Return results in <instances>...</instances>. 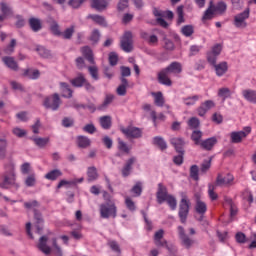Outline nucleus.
<instances>
[{
	"mask_svg": "<svg viewBox=\"0 0 256 256\" xmlns=\"http://www.w3.org/2000/svg\"><path fill=\"white\" fill-rule=\"evenodd\" d=\"M75 33V25L70 26L69 28H66L64 32L60 34L63 39L70 40L73 38V34Z\"/></svg>",
	"mask_w": 256,
	"mask_h": 256,
	"instance_id": "37998d69",
	"label": "nucleus"
},
{
	"mask_svg": "<svg viewBox=\"0 0 256 256\" xmlns=\"http://www.w3.org/2000/svg\"><path fill=\"white\" fill-rule=\"evenodd\" d=\"M196 213H198L199 215H205V213H207V204H205V202L198 200L196 201Z\"/></svg>",
	"mask_w": 256,
	"mask_h": 256,
	"instance_id": "79ce46f5",
	"label": "nucleus"
},
{
	"mask_svg": "<svg viewBox=\"0 0 256 256\" xmlns=\"http://www.w3.org/2000/svg\"><path fill=\"white\" fill-rule=\"evenodd\" d=\"M29 26L32 29V31H34V33H37V31H41V29L43 28L41 20H39L38 18H30Z\"/></svg>",
	"mask_w": 256,
	"mask_h": 256,
	"instance_id": "473e14b6",
	"label": "nucleus"
},
{
	"mask_svg": "<svg viewBox=\"0 0 256 256\" xmlns=\"http://www.w3.org/2000/svg\"><path fill=\"white\" fill-rule=\"evenodd\" d=\"M218 97H222L225 101L228 97H231V90L229 88H220L218 91Z\"/></svg>",
	"mask_w": 256,
	"mask_h": 256,
	"instance_id": "bf43d9fd",
	"label": "nucleus"
},
{
	"mask_svg": "<svg viewBox=\"0 0 256 256\" xmlns=\"http://www.w3.org/2000/svg\"><path fill=\"white\" fill-rule=\"evenodd\" d=\"M152 95L154 96V103L157 107H163L165 105V98H163L162 92H153Z\"/></svg>",
	"mask_w": 256,
	"mask_h": 256,
	"instance_id": "ea45409f",
	"label": "nucleus"
},
{
	"mask_svg": "<svg viewBox=\"0 0 256 256\" xmlns=\"http://www.w3.org/2000/svg\"><path fill=\"white\" fill-rule=\"evenodd\" d=\"M82 55L86 61L90 62L91 65H95V58L93 57V50L89 46L82 48Z\"/></svg>",
	"mask_w": 256,
	"mask_h": 256,
	"instance_id": "a878e982",
	"label": "nucleus"
},
{
	"mask_svg": "<svg viewBox=\"0 0 256 256\" xmlns=\"http://www.w3.org/2000/svg\"><path fill=\"white\" fill-rule=\"evenodd\" d=\"M97 179H99V173L97 172V168L95 166L88 167V170H87L88 183L97 181Z\"/></svg>",
	"mask_w": 256,
	"mask_h": 256,
	"instance_id": "bb28decb",
	"label": "nucleus"
},
{
	"mask_svg": "<svg viewBox=\"0 0 256 256\" xmlns=\"http://www.w3.org/2000/svg\"><path fill=\"white\" fill-rule=\"evenodd\" d=\"M23 77H27L28 79L37 80L41 77V72L39 70H24Z\"/></svg>",
	"mask_w": 256,
	"mask_h": 256,
	"instance_id": "7c9ffc66",
	"label": "nucleus"
},
{
	"mask_svg": "<svg viewBox=\"0 0 256 256\" xmlns=\"http://www.w3.org/2000/svg\"><path fill=\"white\" fill-rule=\"evenodd\" d=\"M120 71H121L120 79H125V77H131V68L127 66H121Z\"/></svg>",
	"mask_w": 256,
	"mask_h": 256,
	"instance_id": "69168bd1",
	"label": "nucleus"
},
{
	"mask_svg": "<svg viewBox=\"0 0 256 256\" xmlns=\"http://www.w3.org/2000/svg\"><path fill=\"white\" fill-rule=\"evenodd\" d=\"M137 162V158L135 156H132L128 160H126L121 173L122 177H129L131 175V172L133 171V165Z\"/></svg>",
	"mask_w": 256,
	"mask_h": 256,
	"instance_id": "4468645a",
	"label": "nucleus"
},
{
	"mask_svg": "<svg viewBox=\"0 0 256 256\" xmlns=\"http://www.w3.org/2000/svg\"><path fill=\"white\" fill-rule=\"evenodd\" d=\"M108 245L110 249L114 251V253H117V255H121V247L117 243V241L111 240L108 242Z\"/></svg>",
	"mask_w": 256,
	"mask_h": 256,
	"instance_id": "052dcab7",
	"label": "nucleus"
},
{
	"mask_svg": "<svg viewBox=\"0 0 256 256\" xmlns=\"http://www.w3.org/2000/svg\"><path fill=\"white\" fill-rule=\"evenodd\" d=\"M121 133L127 137V139H139L143 135V131L135 126L120 127Z\"/></svg>",
	"mask_w": 256,
	"mask_h": 256,
	"instance_id": "39448f33",
	"label": "nucleus"
},
{
	"mask_svg": "<svg viewBox=\"0 0 256 256\" xmlns=\"http://www.w3.org/2000/svg\"><path fill=\"white\" fill-rule=\"evenodd\" d=\"M181 33L184 34L185 37H191V35L195 33V28L193 25H185L181 28Z\"/></svg>",
	"mask_w": 256,
	"mask_h": 256,
	"instance_id": "3c124183",
	"label": "nucleus"
},
{
	"mask_svg": "<svg viewBox=\"0 0 256 256\" xmlns=\"http://www.w3.org/2000/svg\"><path fill=\"white\" fill-rule=\"evenodd\" d=\"M104 198L106 202L100 205V217L102 219H109V217L115 219L117 217V206H115V202L107 193L104 194Z\"/></svg>",
	"mask_w": 256,
	"mask_h": 256,
	"instance_id": "f257e3e1",
	"label": "nucleus"
},
{
	"mask_svg": "<svg viewBox=\"0 0 256 256\" xmlns=\"http://www.w3.org/2000/svg\"><path fill=\"white\" fill-rule=\"evenodd\" d=\"M15 47H17V40L13 38L10 43L4 48L5 55H13V53H15Z\"/></svg>",
	"mask_w": 256,
	"mask_h": 256,
	"instance_id": "4c0bfd02",
	"label": "nucleus"
},
{
	"mask_svg": "<svg viewBox=\"0 0 256 256\" xmlns=\"http://www.w3.org/2000/svg\"><path fill=\"white\" fill-rule=\"evenodd\" d=\"M88 19H92L94 23H97V25H100L101 27H107V20H105V17L97 14L89 15Z\"/></svg>",
	"mask_w": 256,
	"mask_h": 256,
	"instance_id": "72a5a7b5",
	"label": "nucleus"
},
{
	"mask_svg": "<svg viewBox=\"0 0 256 256\" xmlns=\"http://www.w3.org/2000/svg\"><path fill=\"white\" fill-rule=\"evenodd\" d=\"M33 140V143L35 144L36 147H39V149H45L47 145H49L50 138L49 137H35L33 136L31 138Z\"/></svg>",
	"mask_w": 256,
	"mask_h": 256,
	"instance_id": "393cba45",
	"label": "nucleus"
},
{
	"mask_svg": "<svg viewBox=\"0 0 256 256\" xmlns=\"http://www.w3.org/2000/svg\"><path fill=\"white\" fill-rule=\"evenodd\" d=\"M118 149L119 151H122V153H126V155H129L131 153V148L125 143L123 140L118 139Z\"/></svg>",
	"mask_w": 256,
	"mask_h": 256,
	"instance_id": "603ef678",
	"label": "nucleus"
},
{
	"mask_svg": "<svg viewBox=\"0 0 256 256\" xmlns=\"http://www.w3.org/2000/svg\"><path fill=\"white\" fill-rule=\"evenodd\" d=\"M170 143L174 147L176 153H185V139L182 137H174L170 139Z\"/></svg>",
	"mask_w": 256,
	"mask_h": 256,
	"instance_id": "ddd939ff",
	"label": "nucleus"
},
{
	"mask_svg": "<svg viewBox=\"0 0 256 256\" xmlns=\"http://www.w3.org/2000/svg\"><path fill=\"white\" fill-rule=\"evenodd\" d=\"M223 51V46L221 44H216L212 47V51L207 53V61L210 65H215L217 63L218 55H221Z\"/></svg>",
	"mask_w": 256,
	"mask_h": 256,
	"instance_id": "1a4fd4ad",
	"label": "nucleus"
},
{
	"mask_svg": "<svg viewBox=\"0 0 256 256\" xmlns=\"http://www.w3.org/2000/svg\"><path fill=\"white\" fill-rule=\"evenodd\" d=\"M201 137H203V132L200 130H194L191 134V139L195 145H201Z\"/></svg>",
	"mask_w": 256,
	"mask_h": 256,
	"instance_id": "09e8293b",
	"label": "nucleus"
},
{
	"mask_svg": "<svg viewBox=\"0 0 256 256\" xmlns=\"http://www.w3.org/2000/svg\"><path fill=\"white\" fill-rule=\"evenodd\" d=\"M117 63H119V55H117V53H115V52H110L109 64L111 65V67H115V65H117Z\"/></svg>",
	"mask_w": 256,
	"mask_h": 256,
	"instance_id": "680f3d73",
	"label": "nucleus"
},
{
	"mask_svg": "<svg viewBox=\"0 0 256 256\" xmlns=\"http://www.w3.org/2000/svg\"><path fill=\"white\" fill-rule=\"evenodd\" d=\"M3 177V182H0V188L9 189V185H13V183H15V170L13 167H11L10 171L6 172Z\"/></svg>",
	"mask_w": 256,
	"mask_h": 256,
	"instance_id": "9d476101",
	"label": "nucleus"
},
{
	"mask_svg": "<svg viewBox=\"0 0 256 256\" xmlns=\"http://www.w3.org/2000/svg\"><path fill=\"white\" fill-rule=\"evenodd\" d=\"M114 100L115 95L107 94L105 96L103 103L97 107L98 111H105V109H107V107H109V105H111V103H113Z\"/></svg>",
	"mask_w": 256,
	"mask_h": 256,
	"instance_id": "c85d7f7f",
	"label": "nucleus"
},
{
	"mask_svg": "<svg viewBox=\"0 0 256 256\" xmlns=\"http://www.w3.org/2000/svg\"><path fill=\"white\" fill-rule=\"evenodd\" d=\"M233 175L227 174L225 177L223 175L218 174L216 178L215 185L216 187H223V185H229L230 183H233Z\"/></svg>",
	"mask_w": 256,
	"mask_h": 256,
	"instance_id": "6ab92c4d",
	"label": "nucleus"
},
{
	"mask_svg": "<svg viewBox=\"0 0 256 256\" xmlns=\"http://www.w3.org/2000/svg\"><path fill=\"white\" fill-rule=\"evenodd\" d=\"M217 145V137L207 138L200 142V147L205 151H211Z\"/></svg>",
	"mask_w": 256,
	"mask_h": 256,
	"instance_id": "412c9836",
	"label": "nucleus"
},
{
	"mask_svg": "<svg viewBox=\"0 0 256 256\" xmlns=\"http://www.w3.org/2000/svg\"><path fill=\"white\" fill-rule=\"evenodd\" d=\"M169 196H170V194L167 191V187H165V185H163V183H159L158 184V190H157V193H156L157 203L159 205H163V203H165V200H167V198Z\"/></svg>",
	"mask_w": 256,
	"mask_h": 256,
	"instance_id": "9b49d317",
	"label": "nucleus"
},
{
	"mask_svg": "<svg viewBox=\"0 0 256 256\" xmlns=\"http://www.w3.org/2000/svg\"><path fill=\"white\" fill-rule=\"evenodd\" d=\"M154 145L158 147L161 151H165L167 149V142L163 139V137L156 136L154 138Z\"/></svg>",
	"mask_w": 256,
	"mask_h": 256,
	"instance_id": "49530a36",
	"label": "nucleus"
},
{
	"mask_svg": "<svg viewBox=\"0 0 256 256\" xmlns=\"http://www.w3.org/2000/svg\"><path fill=\"white\" fill-rule=\"evenodd\" d=\"M47 241H49V238L47 236H41L39 238L37 247L39 251L44 253V255H51V247L47 245Z\"/></svg>",
	"mask_w": 256,
	"mask_h": 256,
	"instance_id": "dca6fc26",
	"label": "nucleus"
},
{
	"mask_svg": "<svg viewBox=\"0 0 256 256\" xmlns=\"http://www.w3.org/2000/svg\"><path fill=\"white\" fill-rule=\"evenodd\" d=\"M188 125L191 129H198L199 125H201V122L199 121V118L192 117L188 120Z\"/></svg>",
	"mask_w": 256,
	"mask_h": 256,
	"instance_id": "e2e57ef3",
	"label": "nucleus"
},
{
	"mask_svg": "<svg viewBox=\"0 0 256 256\" xmlns=\"http://www.w3.org/2000/svg\"><path fill=\"white\" fill-rule=\"evenodd\" d=\"M190 177L194 179V181H199V166L192 165L190 167Z\"/></svg>",
	"mask_w": 256,
	"mask_h": 256,
	"instance_id": "5fc2aeb1",
	"label": "nucleus"
},
{
	"mask_svg": "<svg viewBox=\"0 0 256 256\" xmlns=\"http://www.w3.org/2000/svg\"><path fill=\"white\" fill-rule=\"evenodd\" d=\"M120 47L125 53H131V51H133V33H131V31H127L123 34Z\"/></svg>",
	"mask_w": 256,
	"mask_h": 256,
	"instance_id": "20e7f679",
	"label": "nucleus"
},
{
	"mask_svg": "<svg viewBox=\"0 0 256 256\" xmlns=\"http://www.w3.org/2000/svg\"><path fill=\"white\" fill-rule=\"evenodd\" d=\"M73 125H75V120H73V118L70 117H64L62 119V126L69 128V127H73Z\"/></svg>",
	"mask_w": 256,
	"mask_h": 256,
	"instance_id": "774afa93",
	"label": "nucleus"
},
{
	"mask_svg": "<svg viewBox=\"0 0 256 256\" xmlns=\"http://www.w3.org/2000/svg\"><path fill=\"white\" fill-rule=\"evenodd\" d=\"M129 7V0H119L117 10L121 13Z\"/></svg>",
	"mask_w": 256,
	"mask_h": 256,
	"instance_id": "0e129e2a",
	"label": "nucleus"
},
{
	"mask_svg": "<svg viewBox=\"0 0 256 256\" xmlns=\"http://www.w3.org/2000/svg\"><path fill=\"white\" fill-rule=\"evenodd\" d=\"M158 83L166 85V87H171V85H173V82L169 79V74L164 69L158 73Z\"/></svg>",
	"mask_w": 256,
	"mask_h": 256,
	"instance_id": "4be33fe9",
	"label": "nucleus"
},
{
	"mask_svg": "<svg viewBox=\"0 0 256 256\" xmlns=\"http://www.w3.org/2000/svg\"><path fill=\"white\" fill-rule=\"evenodd\" d=\"M2 63L11 71H19V63H17V60L13 56L2 57Z\"/></svg>",
	"mask_w": 256,
	"mask_h": 256,
	"instance_id": "2eb2a0df",
	"label": "nucleus"
},
{
	"mask_svg": "<svg viewBox=\"0 0 256 256\" xmlns=\"http://www.w3.org/2000/svg\"><path fill=\"white\" fill-rule=\"evenodd\" d=\"M36 51L39 53L40 57H42L43 59H51V57H53L51 55V51L47 50V48L43 46H38L36 48Z\"/></svg>",
	"mask_w": 256,
	"mask_h": 256,
	"instance_id": "c03bdc74",
	"label": "nucleus"
},
{
	"mask_svg": "<svg viewBox=\"0 0 256 256\" xmlns=\"http://www.w3.org/2000/svg\"><path fill=\"white\" fill-rule=\"evenodd\" d=\"M111 0H91V7L96 11H105Z\"/></svg>",
	"mask_w": 256,
	"mask_h": 256,
	"instance_id": "a211bd4d",
	"label": "nucleus"
},
{
	"mask_svg": "<svg viewBox=\"0 0 256 256\" xmlns=\"http://www.w3.org/2000/svg\"><path fill=\"white\" fill-rule=\"evenodd\" d=\"M189 209H191V201L187 199V196H183L179 202L178 208V217L180 219V223L183 225L187 223V218L189 217Z\"/></svg>",
	"mask_w": 256,
	"mask_h": 256,
	"instance_id": "f03ea898",
	"label": "nucleus"
},
{
	"mask_svg": "<svg viewBox=\"0 0 256 256\" xmlns=\"http://www.w3.org/2000/svg\"><path fill=\"white\" fill-rule=\"evenodd\" d=\"M251 133V126H246L242 131H234L230 133L231 143H242L243 139Z\"/></svg>",
	"mask_w": 256,
	"mask_h": 256,
	"instance_id": "423d86ee",
	"label": "nucleus"
},
{
	"mask_svg": "<svg viewBox=\"0 0 256 256\" xmlns=\"http://www.w3.org/2000/svg\"><path fill=\"white\" fill-rule=\"evenodd\" d=\"M77 143L80 149H87L91 145V140L87 136H78Z\"/></svg>",
	"mask_w": 256,
	"mask_h": 256,
	"instance_id": "c9c22d12",
	"label": "nucleus"
},
{
	"mask_svg": "<svg viewBox=\"0 0 256 256\" xmlns=\"http://www.w3.org/2000/svg\"><path fill=\"white\" fill-rule=\"evenodd\" d=\"M121 84L116 89L117 95L120 97H125L127 95V87H129V81L127 78H120Z\"/></svg>",
	"mask_w": 256,
	"mask_h": 256,
	"instance_id": "b1692460",
	"label": "nucleus"
},
{
	"mask_svg": "<svg viewBox=\"0 0 256 256\" xmlns=\"http://www.w3.org/2000/svg\"><path fill=\"white\" fill-rule=\"evenodd\" d=\"M100 39H101V33L99 32V29H94L90 36V41H92L93 45H97Z\"/></svg>",
	"mask_w": 256,
	"mask_h": 256,
	"instance_id": "864d4df0",
	"label": "nucleus"
},
{
	"mask_svg": "<svg viewBox=\"0 0 256 256\" xmlns=\"http://www.w3.org/2000/svg\"><path fill=\"white\" fill-rule=\"evenodd\" d=\"M34 220L36 233H38V235H41L43 233V225L45 223V220L43 219V214H41L37 209H34Z\"/></svg>",
	"mask_w": 256,
	"mask_h": 256,
	"instance_id": "f8f14e48",
	"label": "nucleus"
},
{
	"mask_svg": "<svg viewBox=\"0 0 256 256\" xmlns=\"http://www.w3.org/2000/svg\"><path fill=\"white\" fill-rule=\"evenodd\" d=\"M0 9L2 11V15H5L6 17H9V15H13V10L9 6H7V3L1 2L0 3Z\"/></svg>",
	"mask_w": 256,
	"mask_h": 256,
	"instance_id": "6e6d98bb",
	"label": "nucleus"
},
{
	"mask_svg": "<svg viewBox=\"0 0 256 256\" xmlns=\"http://www.w3.org/2000/svg\"><path fill=\"white\" fill-rule=\"evenodd\" d=\"M185 6L180 5L177 7L176 13L178 15L177 18V25H181L182 23H185V13L183 12V9Z\"/></svg>",
	"mask_w": 256,
	"mask_h": 256,
	"instance_id": "de8ad7c7",
	"label": "nucleus"
},
{
	"mask_svg": "<svg viewBox=\"0 0 256 256\" xmlns=\"http://www.w3.org/2000/svg\"><path fill=\"white\" fill-rule=\"evenodd\" d=\"M212 65V67H214L215 71H216V75L218 77H223V75H225V73H227L229 66L227 65V62H221L219 64H217V62H214V64H210Z\"/></svg>",
	"mask_w": 256,
	"mask_h": 256,
	"instance_id": "aec40b11",
	"label": "nucleus"
},
{
	"mask_svg": "<svg viewBox=\"0 0 256 256\" xmlns=\"http://www.w3.org/2000/svg\"><path fill=\"white\" fill-rule=\"evenodd\" d=\"M242 95L244 99H246V101H248L249 103L256 104V90H251V89L243 90Z\"/></svg>",
	"mask_w": 256,
	"mask_h": 256,
	"instance_id": "cd10ccee",
	"label": "nucleus"
},
{
	"mask_svg": "<svg viewBox=\"0 0 256 256\" xmlns=\"http://www.w3.org/2000/svg\"><path fill=\"white\" fill-rule=\"evenodd\" d=\"M88 71H89L92 79H94V81L99 80V69L97 68V66H89Z\"/></svg>",
	"mask_w": 256,
	"mask_h": 256,
	"instance_id": "13d9d810",
	"label": "nucleus"
},
{
	"mask_svg": "<svg viewBox=\"0 0 256 256\" xmlns=\"http://www.w3.org/2000/svg\"><path fill=\"white\" fill-rule=\"evenodd\" d=\"M100 125L102 129H111V125H113V122L111 121V116L100 117Z\"/></svg>",
	"mask_w": 256,
	"mask_h": 256,
	"instance_id": "a19ab883",
	"label": "nucleus"
},
{
	"mask_svg": "<svg viewBox=\"0 0 256 256\" xmlns=\"http://www.w3.org/2000/svg\"><path fill=\"white\" fill-rule=\"evenodd\" d=\"M165 201L172 211H175V209H177V199L173 195L167 197Z\"/></svg>",
	"mask_w": 256,
	"mask_h": 256,
	"instance_id": "4d7b16f0",
	"label": "nucleus"
},
{
	"mask_svg": "<svg viewBox=\"0 0 256 256\" xmlns=\"http://www.w3.org/2000/svg\"><path fill=\"white\" fill-rule=\"evenodd\" d=\"M164 70L168 75H171V73H181V71H183L181 63L179 62H172L168 67L164 68Z\"/></svg>",
	"mask_w": 256,
	"mask_h": 256,
	"instance_id": "c756f323",
	"label": "nucleus"
},
{
	"mask_svg": "<svg viewBox=\"0 0 256 256\" xmlns=\"http://www.w3.org/2000/svg\"><path fill=\"white\" fill-rule=\"evenodd\" d=\"M7 157V140L0 138V159Z\"/></svg>",
	"mask_w": 256,
	"mask_h": 256,
	"instance_id": "a18cd8bd",
	"label": "nucleus"
},
{
	"mask_svg": "<svg viewBox=\"0 0 256 256\" xmlns=\"http://www.w3.org/2000/svg\"><path fill=\"white\" fill-rule=\"evenodd\" d=\"M86 81L87 79H85V76H83V74H79L78 77L72 79L70 82L73 87H83Z\"/></svg>",
	"mask_w": 256,
	"mask_h": 256,
	"instance_id": "e433bc0d",
	"label": "nucleus"
},
{
	"mask_svg": "<svg viewBox=\"0 0 256 256\" xmlns=\"http://www.w3.org/2000/svg\"><path fill=\"white\" fill-rule=\"evenodd\" d=\"M62 176H63V172H61V170L54 169L45 175V179H48V181H57V179H59V177H62Z\"/></svg>",
	"mask_w": 256,
	"mask_h": 256,
	"instance_id": "2f4dec72",
	"label": "nucleus"
},
{
	"mask_svg": "<svg viewBox=\"0 0 256 256\" xmlns=\"http://www.w3.org/2000/svg\"><path fill=\"white\" fill-rule=\"evenodd\" d=\"M83 181H85V178H83V177H81L79 179H74L72 181L61 180L57 185V189H61V187H66V189H69V187H71V185L73 187H75V186H77V183H83Z\"/></svg>",
	"mask_w": 256,
	"mask_h": 256,
	"instance_id": "5701e85b",
	"label": "nucleus"
},
{
	"mask_svg": "<svg viewBox=\"0 0 256 256\" xmlns=\"http://www.w3.org/2000/svg\"><path fill=\"white\" fill-rule=\"evenodd\" d=\"M215 107V102L213 100H206L204 103H202L198 108V115L200 117H205L207 111H210V109H213Z\"/></svg>",
	"mask_w": 256,
	"mask_h": 256,
	"instance_id": "f3484780",
	"label": "nucleus"
},
{
	"mask_svg": "<svg viewBox=\"0 0 256 256\" xmlns=\"http://www.w3.org/2000/svg\"><path fill=\"white\" fill-rule=\"evenodd\" d=\"M178 235L181 245L182 247H185V249H190L195 243V240L191 239L189 235L185 233V228H183V226H178Z\"/></svg>",
	"mask_w": 256,
	"mask_h": 256,
	"instance_id": "0eeeda50",
	"label": "nucleus"
},
{
	"mask_svg": "<svg viewBox=\"0 0 256 256\" xmlns=\"http://www.w3.org/2000/svg\"><path fill=\"white\" fill-rule=\"evenodd\" d=\"M43 106L45 109H51V111H59V107H61V97L58 93L47 96L43 101Z\"/></svg>",
	"mask_w": 256,
	"mask_h": 256,
	"instance_id": "7ed1b4c3",
	"label": "nucleus"
},
{
	"mask_svg": "<svg viewBox=\"0 0 256 256\" xmlns=\"http://www.w3.org/2000/svg\"><path fill=\"white\" fill-rule=\"evenodd\" d=\"M215 17V10H211V8H207L202 16V22L211 21Z\"/></svg>",
	"mask_w": 256,
	"mask_h": 256,
	"instance_id": "8fccbe9b",
	"label": "nucleus"
},
{
	"mask_svg": "<svg viewBox=\"0 0 256 256\" xmlns=\"http://www.w3.org/2000/svg\"><path fill=\"white\" fill-rule=\"evenodd\" d=\"M214 11H218V13H225V11H227V4L223 1L218 2Z\"/></svg>",
	"mask_w": 256,
	"mask_h": 256,
	"instance_id": "338daca9",
	"label": "nucleus"
},
{
	"mask_svg": "<svg viewBox=\"0 0 256 256\" xmlns=\"http://www.w3.org/2000/svg\"><path fill=\"white\" fill-rule=\"evenodd\" d=\"M60 87L64 93H68V95L63 94L62 97H67V99L73 97V90H71V86L67 82H60Z\"/></svg>",
	"mask_w": 256,
	"mask_h": 256,
	"instance_id": "58836bf2",
	"label": "nucleus"
},
{
	"mask_svg": "<svg viewBox=\"0 0 256 256\" xmlns=\"http://www.w3.org/2000/svg\"><path fill=\"white\" fill-rule=\"evenodd\" d=\"M48 23L50 24V30L52 31L53 35L60 37L62 32L59 30V23H57V21H55L53 18H49Z\"/></svg>",
	"mask_w": 256,
	"mask_h": 256,
	"instance_id": "f704fd0d",
	"label": "nucleus"
},
{
	"mask_svg": "<svg viewBox=\"0 0 256 256\" xmlns=\"http://www.w3.org/2000/svg\"><path fill=\"white\" fill-rule=\"evenodd\" d=\"M246 19H249V9L244 10L240 14L234 16V25L238 29H245L247 27Z\"/></svg>",
	"mask_w": 256,
	"mask_h": 256,
	"instance_id": "6e6552de",
	"label": "nucleus"
}]
</instances>
